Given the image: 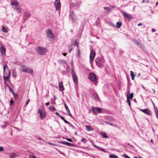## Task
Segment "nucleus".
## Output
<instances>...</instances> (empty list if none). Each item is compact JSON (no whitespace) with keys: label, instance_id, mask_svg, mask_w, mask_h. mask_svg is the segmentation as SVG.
I'll list each match as a JSON object with an SVG mask.
<instances>
[{"label":"nucleus","instance_id":"nucleus-1","mask_svg":"<svg viewBox=\"0 0 158 158\" xmlns=\"http://www.w3.org/2000/svg\"><path fill=\"white\" fill-rule=\"evenodd\" d=\"M95 63L97 66L99 67H103L105 60L103 57H98L95 59Z\"/></svg>","mask_w":158,"mask_h":158},{"label":"nucleus","instance_id":"nucleus-2","mask_svg":"<svg viewBox=\"0 0 158 158\" xmlns=\"http://www.w3.org/2000/svg\"><path fill=\"white\" fill-rule=\"evenodd\" d=\"M36 52L39 55H43L47 52V49L43 47H38L35 49Z\"/></svg>","mask_w":158,"mask_h":158},{"label":"nucleus","instance_id":"nucleus-3","mask_svg":"<svg viewBox=\"0 0 158 158\" xmlns=\"http://www.w3.org/2000/svg\"><path fill=\"white\" fill-rule=\"evenodd\" d=\"M69 19L72 21L74 23L76 21L77 19V17L75 15L73 11L70 10L69 12Z\"/></svg>","mask_w":158,"mask_h":158},{"label":"nucleus","instance_id":"nucleus-4","mask_svg":"<svg viewBox=\"0 0 158 158\" xmlns=\"http://www.w3.org/2000/svg\"><path fill=\"white\" fill-rule=\"evenodd\" d=\"M88 78L90 81L93 82H95L98 79L95 73L92 72L89 73Z\"/></svg>","mask_w":158,"mask_h":158},{"label":"nucleus","instance_id":"nucleus-5","mask_svg":"<svg viewBox=\"0 0 158 158\" xmlns=\"http://www.w3.org/2000/svg\"><path fill=\"white\" fill-rule=\"evenodd\" d=\"M46 33L47 36L48 38L52 39L55 38V36L51 29H48L46 31Z\"/></svg>","mask_w":158,"mask_h":158},{"label":"nucleus","instance_id":"nucleus-6","mask_svg":"<svg viewBox=\"0 0 158 158\" xmlns=\"http://www.w3.org/2000/svg\"><path fill=\"white\" fill-rule=\"evenodd\" d=\"M38 112L40 114L39 117L41 118V119H43L46 118V114L42 110L39 109L38 110Z\"/></svg>","mask_w":158,"mask_h":158},{"label":"nucleus","instance_id":"nucleus-7","mask_svg":"<svg viewBox=\"0 0 158 158\" xmlns=\"http://www.w3.org/2000/svg\"><path fill=\"white\" fill-rule=\"evenodd\" d=\"M121 13L123 15L125 19H128L129 21L131 20L132 18L131 15L127 13V12L122 11H121Z\"/></svg>","mask_w":158,"mask_h":158},{"label":"nucleus","instance_id":"nucleus-8","mask_svg":"<svg viewBox=\"0 0 158 158\" xmlns=\"http://www.w3.org/2000/svg\"><path fill=\"white\" fill-rule=\"evenodd\" d=\"M96 55L95 51L93 49L91 50L89 55L90 61H93Z\"/></svg>","mask_w":158,"mask_h":158},{"label":"nucleus","instance_id":"nucleus-9","mask_svg":"<svg viewBox=\"0 0 158 158\" xmlns=\"http://www.w3.org/2000/svg\"><path fill=\"white\" fill-rule=\"evenodd\" d=\"M72 77L73 81L74 84H78V79L75 73L72 69Z\"/></svg>","mask_w":158,"mask_h":158},{"label":"nucleus","instance_id":"nucleus-10","mask_svg":"<svg viewBox=\"0 0 158 158\" xmlns=\"http://www.w3.org/2000/svg\"><path fill=\"white\" fill-rule=\"evenodd\" d=\"M54 4L56 10H59L61 6L60 0H56L54 2Z\"/></svg>","mask_w":158,"mask_h":158},{"label":"nucleus","instance_id":"nucleus-11","mask_svg":"<svg viewBox=\"0 0 158 158\" xmlns=\"http://www.w3.org/2000/svg\"><path fill=\"white\" fill-rule=\"evenodd\" d=\"M31 15V14L30 12L25 11L23 14V18L24 20H26L30 17Z\"/></svg>","mask_w":158,"mask_h":158},{"label":"nucleus","instance_id":"nucleus-12","mask_svg":"<svg viewBox=\"0 0 158 158\" xmlns=\"http://www.w3.org/2000/svg\"><path fill=\"white\" fill-rule=\"evenodd\" d=\"M1 53L3 55H4L6 54V48L5 45L3 44H2L0 48Z\"/></svg>","mask_w":158,"mask_h":158},{"label":"nucleus","instance_id":"nucleus-13","mask_svg":"<svg viewBox=\"0 0 158 158\" xmlns=\"http://www.w3.org/2000/svg\"><path fill=\"white\" fill-rule=\"evenodd\" d=\"M140 110L141 111L143 112L144 113L148 115H151L152 112L151 110H149L146 109H140Z\"/></svg>","mask_w":158,"mask_h":158},{"label":"nucleus","instance_id":"nucleus-14","mask_svg":"<svg viewBox=\"0 0 158 158\" xmlns=\"http://www.w3.org/2000/svg\"><path fill=\"white\" fill-rule=\"evenodd\" d=\"M81 2H76L75 3H71L70 4L69 7L70 9H72V8L74 7H75V6H79L81 4Z\"/></svg>","mask_w":158,"mask_h":158},{"label":"nucleus","instance_id":"nucleus-15","mask_svg":"<svg viewBox=\"0 0 158 158\" xmlns=\"http://www.w3.org/2000/svg\"><path fill=\"white\" fill-rule=\"evenodd\" d=\"M58 85L59 90L60 91H63L64 89V88L62 82H59Z\"/></svg>","mask_w":158,"mask_h":158},{"label":"nucleus","instance_id":"nucleus-16","mask_svg":"<svg viewBox=\"0 0 158 158\" xmlns=\"http://www.w3.org/2000/svg\"><path fill=\"white\" fill-rule=\"evenodd\" d=\"M10 73L11 71L10 70V71H9V74H8V76L7 77L5 76H3L4 80L5 82H7L8 81L10 77Z\"/></svg>","mask_w":158,"mask_h":158},{"label":"nucleus","instance_id":"nucleus-17","mask_svg":"<svg viewBox=\"0 0 158 158\" xmlns=\"http://www.w3.org/2000/svg\"><path fill=\"white\" fill-rule=\"evenodd\" d=\"M11 5L14 8V7L18 6L19 3L17 1H15L11 2Z\"/></svg>","mask_w":158,"mask_h":158},{"label":"nucleus","instance_id":"nucleus-18","mask_svg":"<svg viewBox=\"0 0 158 158\" xmlns=\"http://www.w3.org/2000/svg\"><path fill=\"white\" fill-rule=\"evenodd\" d=\"M60 143L62 144L65 145L67 146H73V144L72 143H69L68 142L64 141L61 142Z\"/></svg>","mask_w":158,"mask_h":158},{"label":"nucleus","instance_id":"nucleus-19","mask_svg":"<svg viewBox=\"0 0 158 158\" xmlns=\"http://www.w3.org/2000/svg\"><path fill=\"white\" fill-rule=\"evenodd\" d=\"M27 68L24 65H22L21 66L20 70L23 72H26Z\"/></svg>","mask_w":158,"mask_h":158},{"label":"nucleus","instance_id":"nucleus-20","mask_svg":"<svg viewBox=\"0 0 158 158\" xmlns=\"http://www.w3.org/2000/svg\"><path fill=\"white\" fill-rule=\"evenodd\" d=\"M26 71V73H27L31 74H33V72L32 69L31 68H27Z\"/></svg>","mask_w":158,"mask_h":158},{"label":"nucleus","instance_id":"nucleus-21","mask_svg":"<svg viewBox=\"0 0 158 158\" xmlns=\"http://www.w3.org/2000/svg\"><path fill=\"white\" fill-rule=\"evenodd\" d=\"M94 147L97 148V149H98L99 150H100V151H101L104 152H106V150H105V149H104V148H102L101 147H98V146H97V145H94Z\"/></svg>","mask_w":158,"mask_h":158},{"label":"nucleus","instance_id":"nucleus-22","mask_svg":"<svg viewBox=\"0 0 158 158\" xmlns=\"http://www.w3.org/2000/svg\"><path fill=\"white\" fill-rule=\"evenodd\" d=\"M92 98L96 100H98L99 98L98 94L96 93H94L92 96Z\"/></svg>","mask_w":158,"mask_h":158},{"label":"nucleus","instance_id":"nucleus-23","mask_svg":"<svg viewBox=\"0 0 158 158\" xmlns=\"http://www.w3.org/2000/svg\"><path fill=\"white\" fill-rule=\"evenodd\" d=\"M91 110L93 113L95 115H97L98 114V113L96 110V107H93L91 108Z\"/></svg>","mask_w":158,"mask_h":158},{"label":"nucleus","instance_id":"nucleus-24","mask_svg":"<svg viewBox=\"0 0 158 158\" xmlns=\"http://www.w3.org/2000/svg\"><path fill=\"white\" fill-rule=\"evenodd\" d=\"M100 134L102 136L103 138H108V136L106 135V133L104 132H101Z\"/></svg>","mask_w":158,"mask_h":158},{"label":"nucleus","instance_id":"nucleus-25","mask_svg":"<svg viewBox=\"0 0 158 158\" xmlns=\"http://www.w3.org/2000/svg\"><path fill=\"white\" fill-rule=\"evenodd\" d=\"M58 62L59 63L62 64H66L67 62L64 60H58Z\"/></svg>","mask_w":158,"mask_h":158},{"label":"nucleus","instance_id":"nucleus-26","mask_svg":"<svg viewBox=\"0 0 158 158\" xmlns=\"http://www.w3.org/2000/svg\"><path fill=\"white\" fill-rule=\"evenodd\" d=\"M85 128L86 130L88 131H90L92 130L91 126L90 125L85 126Z\"/></svg>","mask_w":158,"mask_h":158},{"label":"nucleus","instance_id":"nucleus-27","mask_svg":"<svg viewBox=\"0 0 158 158\" xmlns=\"http://www.w3.org/2000/svg\"><path fill=\"white\" fill-rule=\"evenodd\" d=\"M104 9L107 12H109L111 10V7H104Z\"/></svg>","mask_w":158,"mask_h":158},{"label":"nucleus","instance_id":"nucleus-28","mask_svg":"<svg viewBox=\"0 0 158 158\" xmlns=\"http://www.w3.org/2000/svg\"><path fill=\"white\" fill-rule=\"evenodd\" d=\"M12 76L15 78L17 76V73L15 70L14 69L12 71Z\"/></svg>","mask_w":158,"mask_h":158},{"label":"nucleus","instance_id":"nucleus-29","mask_svg":"<svg viewBox=\"0 0 158 158\" xmlns=\"http://www.w3.org/2000/svg\"><path fill=\"white\" fill-rule=\"evenodd\" d=\"M14 10H16L19 13H20L21 12V9L19 8L18 6L14 7Z\"/></svg>","mask_w":158,"mask_h":158},{"label":"nucleus","instance_id":"nucleus-30","mask_svg":"<svg viewBox=\"0 0 158 158\" xmlns=\"http://www.w3.org/2000/svg\"><path fill=\"white\" fill-rule=\"evenodd\" d=\"M73 45H70L68 46V51L69 52H70L73 49L74 47H73Z\"/></svg>","mask_w":158,"mask_h":158},{"label":"nucleus","instance_id":"nucleus-31","mask_svg":"<svg viewBox=\"0 0 158 158\" xmlns=\"http://www.w3.org/2000/svg\"><path fill=\"white\" fill-rule=\"evenodd\" d=\"M122 23L121 22H117L116 23V27L118 28H119L121 27V26L122 25Z\"/></svg>","mask_w":158,"mask_h":158},{"label":"nucleus","instance_id":"nucleus-32","mask_svg":"<svg viewBox=\"0 0 158 158\" xmlns=\"http://www.w3.org/2000/svg\"><path fill=\"white\" fill-rule=\"evenodd\" d=\"M2 30L5 32L7 33L8 32V30L6 28H5L3 26L2 27Z\"/></svg>","mask_w":158,"mask_h":158},{"label":"nucleus","instance_id":"nucleus-33","mask_svg":"<svg viewBox=\"0 0 158 158\" xmlns=\"http://www.w3.org/2000/svg\"><path fill=\"white\" fill-rule=\"evenodd\" d=\"M96 107V110L97 113H100L101 112L102 110L101 108H100V107Z\"/></svg>","mask_w":158,"mask_h":158},{"label":"nucleus","instance_id":"nucleus-34","mask_svg":"<svg viewBox=\"0 0 158 158\" xmlns=\"http://www.w3.org/2000/svg\"><path fill=\"white\" fill-rule=\"evenodd\" d=\"M8 126V123L6 122H4V125H1V127L2 128H4L5 127H7Z\"/></svg>","mask_w":158,"mask_h":158},{"label":"nucleus","instance_id":"nucleus-35","mask_svg":"<svg viewBox=\"0 0 158 158\" xmlns=\"http://www.w3.org/2000/svg\"><path fill=\"white\" fill-rule=\"evenodd\" d=\"M110 158H118V156L114 154H111L110 155Z\"/></svg>","mask_w":158,"mask_h":158},{"label":"nucleus","instance_id":"nucleus-36","mask_svg":"<svg viewBox=\"0 0 158 158\" xmlns=\"http://www.w3.org/2000/svg\"><path fill=\"white\" fill-rule=\"evenodd\" d=\"M16 155L15 153H12L10 155V158H15Z\"/></svg>","mask_w":158,"mask_h":158},{"label":"nucleus","instance_id":"nucleus-37","mask_svg":"<svg viewBox=\"0 0 158 158\" xmlns=\"http://www.w3.org/2000/svg\"><path fill=\"white\" fill-rule=\"evenodd\" d=\"M130 73H131L130 75L131 77V79L132 80H133L134 79V77H135L134 73H133V72L132 71H131Z\"/></svg>","mask_w":158,"mask_h":158},{"label":"nucleus","instance_id":"nucleus-38","mask_svg":"<svg viewBox=\"0 0 158 158\" xmlns=\"http://www.w3.org/2000/svg\"><path fill=\"white\" fill-rule=\"evenodd\" d=\"M127 103L128 104L129 106H131V102L130 101L129 99V97L128 96H127Z\"/></svg>","mask_w":158,"mask_h":158},{"label":"nucleus","instance_id":"nucleus-39","mask_svg":"<svg viewBox=\"0 0 158 158\" xmlns=\"http://www.w3.org/2000/svg\"><path fill=\"white\" fill-rule=\"evenodd\" d=\"M73 45L75 46H77V47H78L79 43L77 41V40H75V42L73 44Z\"/></svg>","mask_w":158,"mask_h":158},{"label":"nucleus","instance_id":"nucleus-40","mask_svg":"<svg viewBox=\"0 0 158 158\" xmlns=\"http://www.w3.org/2000/svg\"><path fill=\"white\" fill-rule=\"evenodd\" d=\"M64 106L66 110L67 111V112H69V110L68 108V107L66 104L64 102Z\"/></svg>","mask_w":158,"mask_h":158},{"label":"nucleus","instance_id":"nucleus-41","mask_svg":"<svg viewBox=\"0 0 158 158\" xmlns=\"http://www.w3.org/2000/svg\"><path fill=\"white\" fill-rule=\"evenodd\" d=\"M10 70H8V72L6 71H5V72H3V76H5L7 77L8 76V74H9V71Z\"/></svg>","mask_w":158,"mask_h":158},{"label":"nucleus","instance_id":"nucleus-42","mask_svg":"<svg viewBox=\"0 0 158 158\" xmlns=\"http://www.w3.org/2000/svg\"><path fill=\"white\" fill-rule=\"evenodd\" d=\"M7 68H8V66L6 64H5L4 65V67H3V72H5V71H6L5 70Z\"/></svg>","mask_w":158,"mask_h":158},{"label":"nucleus","instance_id":"nucleus-43","mask_svg":"<svg viewBox=\"0 0 158 158\" xmlns=\"http://www.w3.org/2000/svg\"><path fill=\"white\" fill-rule=\"evenodd\" d=\"M81 142H83L84 143H86L87 142L86 140V139L85 138H82L81 139Z\"/></svg>","mask_w":158,"mask_h":158},{"label":"nucleus","instance_id":"nucleus-44","mask_svg":"<svg viewBox=\"0 0 158 158\" xmlns=\"http://www.w3.org/2000/svg\"><path fill=\"white\" fill-rule=\"evenodd\" d=\"M55 149L57 150V151L60 154L62 155H64V153L61 152L57 148H56Z\"/></svg>","mask_w":158,"mask_h":158},{"label":"nucleus","instance_id":"nucleus-45","mask_svg":"<svg viewBox=\"0 0 158 158\" xmlns=\"http://www.w3.org/2000/svg\"><path fill=\"white\" fill-rule=\"evenodd\" d=\"M49 109L52 111H54L56 110L55 108L53 107H49Z\"/></svg>","mask_w":158,"mask_h":158},{"label":"nucleus","instance_id":"nucleus-46","mask_svg":"<svg viewBox=\"0 0 158 158\" xmlns=\"http://www.w3.org/2000/svg\"><path fill=\"white\" fill-rule=\"evenodd\" d=\"M154 109L155 112L156 113V114H158V110L157 108L155 106H154Z\"/></svg>","mask_w":158,"mask_h":158},{"label":"nucleus","instance_id":"nucleus-47","mask_svg":"<svg viewBox=\"0 0 158 158\" xmlns=\"http://www.w3.org/2000/svg\"><path fill=\"white\" fill-rule=\"evenodd\" d=\"M130 89L129 88H128L127 89V96H128V95L130 94Z\"/></svg>","mask_w":158,"mask_h":158},{"label":"nucleus","instance_id":"nucleus-48","mask_svg":"<svg viewBox=\"0 0 158 158\" xmlns=\"http://www.w3.org/2000/svg\"><path fill=\"white\" fill-rule=\"evenodd\" d=\"M30 101V100L28 99L25 102V106H27L28 105Z\"/></svg>","mask_w":158,"mask_h":158},{"label":"nucleus","instance_id":"nucleus-49","mask_svg":"<svg viewBox=\"0 0 158 158\" xmlns=\"http://www.w3.org/2000/svg\"><path fill=\"white\" fill-rule=\"evenodd\" d=\"M47 143H48L50 145H53V146H55V145H56V144H53V143H51L48 142Z\"/></svg>","mask_w":158,"mask_h":158},{"label":"nucleus","instance_id":"nucleus-50","mask_svg":"<svg viewBox=\"0 0 158 158\" xmlns=\"http://www.w3.org/2000/svg\"><path fill=\"white\" fill-rule=\"evenodd\" d=\"M133 93H132L130 95V98L131 99H132L133 98Z\"/></svg>","mask_w":158,"mask_h":158},{"label":"nucleus","instance_id":"nucleus-51","mask_svg":"<svg viewBox=\"0 0 158 158\" xmlns=\"http://www.w3.org/2000/svg\"><path fill=\"white\" fill-rule=\"evenodd\" d=\"M66 139L68 141H69V142H73V140L71 139H69V138H66Z\"/></svg>","mask_w":158,"mask_h":158},{"label":"nucleus","instance_id":"nucleus-52","mask_svg":"<svg viewBox=\"0 0 158 158\" xmlns=\"http://www.w3.org/2000/svg\"><path fill=\"white\" fill-rule=\"evenodd\" d=\"M63 121L65 123H66L67 124H70V123L67 120H65V119H64V120H63Z\"/></svg>","mask_w":158,"mask_h":158},{"label":"nucleus","instance_id":"nucleus-53","mask_svg":"<svg viewBox=\"0 0 158 158\" xmlns=\"http://www.w3.org/2000/svg\"><path fill=\"white\" fill-rule=\"evenodd\" d=\"M69 124L70 125V126L73 129H75L76 128L74 126H73V125H72V124H71L70 123V124Z\"/></svg>","mask_w":158,"mask_h":158},{"label":"nucleus","instance_id":"nucleus-54","mask_svg":"<svg viewBox=\"0 0 158 158\" xmlns=\"http://www.w3.org/2000/svg\"><path fill=\"white\" fill-rule=\"evenodd\" d=\"M68 112V113H69V115L71 117H72V114H71L70 111H69V112Z\"/></svg>","mask_w":158,"mask_h":158},{"label":"nucleus","instance_id":"nucleus-55","mask_svg":"<svg viewBox=\"0 0 158 158\" xmlns=\"http://www.w3.org/2000/svg\"><path fill=\"white\" fill-rule=\"evenodd\" d=\"M3 151V148L2 146H0V152L2 151Z\"/></svg>","mask_w":158,"mask_h":158},{"label":"nucleus","instance_id":"nucleus-56","mask_svg":"<svg viewBox=\"0 0 158 158\" xmlns=\"http://www.w3.org/2000/svg\"><path fill=\"white\" fill-rule=\"evenodd\" d=\"M29 157L31 158H36V157L34 156H32L31 155H29Z\"/></svg>","mask_w":158,"mask_h":158},{"label":"nucleus","instance_id":"nucleus-57","mask_svg":"<svg viewBox=\"0 0 158 158\" xmlns=\"http://www.w3.org/2000/svg\"><path fill=\"white\" fill-rule=\"evenodd\" d=\"M60 118H61L63 120H64V119H65V118H64V117L61 115H60Z\"/></svg>","mask_w":158,"mask_h":158},{"label":"nucleus","instance_id":"nucleus-58","mask_svg":"<svg viewBox=\"0 0 158 158\" xmlns=\"http://www.w3.org/2000/svg\"><path fill=\"white\" fill-rule=\"evenodd\" d=\"M8 87L9 90L10 91H11V92H12V89L11 88V87H10L9 85H8Z\"/></svg>","mask_w":158,"mask_h":158},{"label":"nucleus","instance_id":"nucleus-59","mask_svg":"<svg viewBox=\"0 0 158 158\" xmlns=\"http://www.w3.org/2000/svg\"><path fill=\"white\" fill-rule=\"evenodd\" d=\"M38 139H39L40 140H42V141H44V139H42L40 137H37Z\"/></svg>","mask_w":158,"mask_h":158},{"label":"nucleus","instance_id":"nucleus-60","mask_svg":"<svg viewBox=\"0 0 158 158\" xmlns=\"http://www.w3.org/2000/svg\"><path fill=\"white\" fill-rule=\"evenodd\" d=\"M156 29L154 28H152V32H154L156 31Z\"/></svg>","mask_w":158,"mask_h":158},{"label":"nucleus","instance_id":"nucleus-61","mask_svg":"<svg viewBox=\"0 0 158 158\" xmlns=\"http://www.w3.org/2000/svg\"><path fill=\"white\" fill-rule=\"evenodd\" d=\"M55 114L57 116H59V117L60 115L59 114V113L57 112H56L55 113Z\"/></svg>","mask_w":158,"mask_h":158},{"label":"nucleus","instance_id":"nucleus-62","mask_svg":"<svg viewBox=\"0 0 158 158\" xmlns=\"http://www.w3.org/2000/svg\"><path fill=\"white\" fill-rule=\"evenodd\" d=\"M49 102H47L45 103V105H46V106H48V105H49Z\"/></svg>","mask_w":158,"mask_h":158},{"label":"nucleus","instance_id":"nucleus-63","mask_svg":"<svg viewBox=\"0 0 158 158\" xmlns=\"http://www.w3.org/2000/svg\"><path fill=\"white\" fill-rule=\"evenodd\" d=\"M134 158H142V157L141 156H139V157H136V156H134Z\"/></svg>","mask_w":158,"mask_h":158},{"label":"nucleus","instance_id":"nucleus-64","mask_svg":"<svg viewBox=\"0 0 158 158\" xmlns=\"http://www.w3.org/2000/svg\"><path fill=\"white\" fill-rule=\"evenodd\" d=\"M111 26L112 27H115V25L114 24H111Z\"/></svg>","mask_w":158,"mask_h":158}]
</instances>
